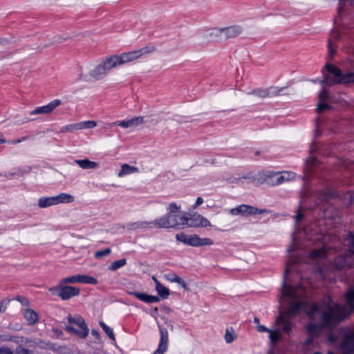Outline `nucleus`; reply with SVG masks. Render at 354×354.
I'll return each mask as SVG.
<instances>
[{
  "label": "nucleus",
  "instance_id": "nucleus-52",
  "mask_svg": "<svg viewBox=\"0 0 354 354\" xmlns=\"http://www.w3.org/2000/svg\"><path fill=\"white\" fill-rule=\"evenodd\" d=\"M118 1L119 0H93V2L96 3H100L102 2H105L107 3H115Z\"/></svg>",
  "mask_w": 354,
  "mask_h": 354
},
{
  "label": "nucleus",
  "instance_id": "nucleus-53",
  "mask_svg": "<svg viewBox=\"0 0 354 354\" xmlns=\"http://www.w3.org/2000/svg\"><path fill=\"white\" fill-rule=\"evenodd\" d=\"M0 354H14V353L8 348H0Z\"/></svg>",
  "mask_w": 354,
  "mask_h": 354
},
{
  "label": "nucleus",
  "instance_id": "nucleus-12",
  "mask_svg": "<svg viewBox=\"0 0 354 354\" xmlns=\"http://www.w3.org/2000/svg\"><path fill=\"white\" fill-rule=\"evenodd\" d=\"M243 33V28L239 25L221 27V42L234 39Z\"/></svg>",
  "mask_w": 354,
  "mask_h": 354
},
{
  "label": "nucleus",
  "instance_id": "nucleus-55",
  "mask_svg": "<svg viewBox=\"0 0 354 354\" xmlns=\"http://www.w3.org/2000/svg\"><path fill=\"white\" fill-rule=\"evenodd\" d=\"M304 217V214L301 212H298L297 214L295 216V219L296 220V222L298 223L301 221Z\"/></svg>",
  "mask_w": 354,
  "mask_h": 354
},
{
  "label": "nucleus",
  "instance_id": "nucleus-28",
  "mask_svg": "<svg viewBox=\"0 0 354 354\" xmlns=\"http://www.w3.org/2000/svg\"><path fill=\"white\" fill-rule=\"evenodd\" d=\"M75 162L84 169H95L98 167V163L85 158L84 160H75Z\"/></svg>",
  "mask_w": 354,
  "mask_h": 354
},
{
  "label": "nucleus",
  "instance_id": "nucleus-57",
  "mask_svg": "<svg viewBox=\"0 0 354 354\" xmlns=\"http://www.w3.org/2000/svg\"><path fill=\"white\" fill-rule=\"evenodd\" d=\"M292 241H293V243L292 244V245L289 248V249L288 250V251L290 252V251L292 250H294L297 248L295 243L296 242V237H295V235L293 234L292 235Z\"/></svg>",
  "mask_w": 354,
  "mask_h": 354
},
{
  "label": "nucleus",
  "instance_id": "nucleus-45",
  "mask_svg": "<svg viewBox=\"0 0 354 354\" xmlns=\"http://www.w3.org/2000/svg\"><path fill=\"white\" fill-rule=\"evenodd\" d=\"M269 338L272 343L276 342L279 339V335L277 330H270Z\"/></svg>",
  "mask_w": 354,
  "mask_h": 354
},
{
  "label": "nucleus",
  "instance_id": "nucleus-60",
  "mask_svg": "<svg viewBox=\"0 0 354 354\" xmlns=\"http://www.w3.org/2000/svg\"><path fill=\"white\" fill-rule=\"evenodd\" d=\"M91 334L97 339H99L100 338V333L95 330H92L91 331Z\"/></svg>",
  "mask_w": 354,
  "mask_h": 354
},
{
  "label": "nucleus",
  "instance_id": "nucleus-19",
  "mask_svg": "<svg viewBox=\"0 0 354 354\" xmlns=\"http://www.w3.org/2000/svg\"><path fill=\"white\" fill-rule=\"evenodd\" d=\"M61 104V101L59 100H55L47 105L37 107L35 109L30 112L31 115H37V114H50L53 110L57 108L58 106Z\"/></svg>",
  "mask_w": 354,
  "mask_h": 354
},
{
  "label": "nucleus",
  "instance_id": "nucleus-51",
  "mask_svg": "<svg viewBox=\"0 0 354 354\" xmlns=\"http://www.w3.org/2000/svg\"><path fill=\"white\" fill-rule=\"evenodd\" d=\"M17 354H31L30 352L24 347L17 348Z\"/></svg>",
  "mask_w": 354,
  "mask_h": 354
},
{
  "label": "nucleus",
  "instance_id": "nucleus-2",
  "mask_svg": "<svg viewBox=\"0 0 354 354\" xmlns=\"http://www.w3.org/2000/svg\"><path fill=\"white\" fill-rule=\"evenodd\" d=\"M244 179L257 184L267 183L271 186L280 185L279 172L271 171H261L257 174L250 173L246 176L233 177L230 179V182L232 183H243Z\"/></svg>",
  "mask_w": 354,
  "mask_h": 354
},
{
  "label": "nucleus",
  "instance_id": "nucleus-17",
  "mask_svg": "<svg viewBox=\"0 0 354 354\" xmlns=\"http://www.w3.org/2000/svg\"><path fill=\"white\" fill-rule=\"evenodd\" d=\"M68 321L70 324H74L80 328H81V332L80 333V335L82 337L88 336L89 329L82 316L76 315L73 317L72 315H69L68 316Z\"/></svg>",
  "mask_w": 354,
  "mask_h": 354
},
{
  "label": "nucleus",
  "instance_id": "nucleus-32",
  "mask_svg": "<svg viewBox=\"0 0 354 354\" xmlns=\"http://www.w3.org/2000/svg\"><path fill=\"white\" fill-rule=\"evenodd\" d=\"M97 126V122L93 120H87L77 123V130L84 129H93Z\"/></svg>",
  "mask_w": 354,
  "mask_h": 354
},
{
  "label": "nucleus",
  "instance_id": "nucleus-49",
  "mask_svg": "<svg viewBox=\"0 0 354 354\" xmlns=\"http://www.w3.org/2000/svg\"><path fill=\"white\" fill-rule=\"evenodd\" d=\"M328 54L330 55V56H333V54L335 53V49L333 48L332 46V41H331V39H328Z\"/></svg>",
  "mask_w": 354,
  "mask_h": 354
},
{
  "label": "nucleus",
  "instance_id": "nucleus-56",
  "mask_svg": "<svg viewBox=\"0 0 354 354\" xmlns=\"http://www.w3.org/2000/svg\"><path fill=\"white\" fill-rule=\"evenodd\" d=\"M27 138H28V137L25 136V137H22L20 139L9 141L8 142L10 143V144L15 145V144H17V143H19V142H21L22 141H24V140H27Z\"/></svg>",
  "mask_w": 354,
  "mask_h": 354
},
{
  "label": "nucleus",
  "instance_id": "nucleus-34",
  "mask_svg": "<svg viewBox=\"0 0 354 354\" xmlns=\"http://www.w3.org/2000/svg\"><path fill=\"white\" fill-rule=\"evenodd\" d=\"M156 290L158 294L164 299L167 298L168 296L169 295V289L164 286L162 284H161L160 282H157V286H156Z\"/></svg>",
  "mask_w": 354,
  "mask_h": 354
},
{
  "label": "nucleus",
  "instance_id": "nucleus-9",
  "mask_svg": "<svg viewBox=\"0 0 354 354\" xmlns=\"http://www.w3.org/2000/svg\"><path fill=\"white\" fill-rule=\"evenodd\" d=\"M340 333L343 335L341 346L344 354L354 353V332L342 329ZM328 354L334 353L331 351H328Z\"/></svg>",
  "mask_w": 354,
  "mask_h": 354
},
{
  "label": "nucleus",
  "instance_id": "nucleus-61",
  "mask_svg": "<svg viewBox=\"0 0 354 354\" xmlns=\"http://www.w3.org/2000/svg\"><path fill=\"white\" fill-rule=\"evenodd\" d=\"M100 64L103 66V68L106 70V71L107 73H109V71H108V68H107V66L106 65V62H105V60L104 59H103L101 62H100Z\"/></svg>",
  "mask_w": 354,
  "mask_h": 354
},
{
  "label": "nucleus",
  "instance_id": "nucleus-11",
  "mask_svg": "<svg viewBox=\"0 0 354 354\" xmlns=\"http://www.w3.org/2000/svg\"><path fill=\"white\" fill-rule=\"evenodd\" d=\"M230 212L232 215L248 216L250 215L264 214L267 212V210L266 209H258L257 207L251 205H241L231 209Z\"/></svg>",
  "mask_w": 354,
  "mask_h": 354
},
{
  "label": "nucleus",
  "instance_id": "nucleus-39",
  "mask_svg": "<svg viewBox=\"0 0 354 354\" xmlns=\"http://www.w3.org/2000/svg\"><path fill=\"white\" fill-rule=\"evenodd\" d=\"M325 124V122L319 118L317 119L315 123V129L314 131V135L315 137H319L321 135V128Z\"/></svg>",
  "mask_w": 354,
  "mask_h": 354
},
{
  "label": "nucleus",
  "instance_id": "nucleus-40",
  "mask_svg": "<svg viewBox=\"0 0 354 354\" xmlns=\"http://www.w3.org/2000/svg\"><path fill=\"white\" fill-rule=\"evenodd\" d=\"M180 205H177L176 203H171L167 207V211L169 214H177L180 210Z\"/></svg>",
  "mask_w": 354,
  "mask_h": 354
},
{
  "label": "nucleus",
  "instance_id": "nucleus-30",
  "mask_svg": "<svg viewBox=\"0 0 354 354\" xmlns=\"http://www.w3.org/2000/svg\"><path fill=\"white\" fill-rule=\"evenodd\" d=\"M317 198L320 201V203L328 201L330 198L334 196V192L328 189L324 191H321L317 194Z\"/></svg>",
  "mask_w": 354,
  "mask_h": 354
},
{
  "label": "nucleus",
  "instance_id": "nucleus-64",
  "mask_svg": "<svg viewBox=\"0 0 354 354\" xmlns=\"http://www.w3.org/2000/svg\"><path fill=\"white\" fill-rule=\"evenodd\" d=\"M6 142V140L3 138V135L0 133V144L5 143Z\"/></svg>",
  "mask_w": 354,
  "mask_h": 354
},
{
  "label": "nucleus",
  "instance_id": "nucleus-6",
  "mask_svg": "<svg viewBox=\"0 0 354 354\" xmlns=\"http://www.w3.org/2000/svg\"><path fill=\"white\" fill-rule=\"evenodd\" d=\"M176 239L180 242L194 246L201 247L204 245H213V241L209 238H201L197 234L187 235L183 232L176 234Z\"/></svg>",
  "mask_w": 354,
  "mask_h": 354
},
{
  "label": "nucleus",
  "instance_id": "nucleus-48",
  "mask_svg": "<svg viewBox=\"0 0 354 354\" xmlns=\"http://www.w3.org/2000/svg\"><path fill=\"white\" fill-rule=\"evenodd\" d=\"M330 108V106L328 104L324 103L323 102H320L317 108V111L320 113V112L324 111L325 109H328Z\"/></svg>",
  "mask_w": 354,
  "mask_h": 354
},
{
  "label": "nucleus",
  "instance_id": "nucleus-38",
  "mask_svg": "<svg viewBox=\"0 0 354 354\" xmlns=\"http://www.w3.org/2000/svg\"><path fill=\"white\" fill-rule=\"evenodd\" d=\"M236 338V334L234 330L231 328L227 329L225 334V340L227 343L230 344Z\"/></svg>",
  "mask_w": 354,
  "mask_h": 354
},
{
  "label": "nucleus",
  "instance_id": "nucleus-50",
  "mask_svg": "<svg viewBox=\"0 0 354 354\" xmlns=\"http://www.w3.org/2000/svg\"><path fill=\"white\" fill-rule=\"evenodd\" d=\"M257 331H259V333H266V332H269L270 331V329L268 328L267 327L263 326V325H258L257 326Z\"/></svg>",
  "mask_w": 354,
  "mask_h": 354
},
{
  "label": "nucleus",
  "instance_id": "nucleus-58",
  "mask_svg": "<svg viewBox=\"0 0 354 354\" xmlns=\"http://www.w3.org/2000/svg\"><path fill=\"white\" fill-rule=\"evenodd\" d=\"M203 198H202L201 197H198V198H196V203L194 204V207H194V208L197 207L198 206L201 205L203 203Z\"/></svg>",
  "mask_w": 354,
  "mask_h": 354
},
{
  "label": "nucleus",
  "instance_id": "nucleus-43",
  "mask_svg": "<svg viewBox=\"0 0 354 354\" xmlns=\"http://www.w3.org/2000/svg\"><path fill=\"white\" fill-rule=\"evenodd\" d=\"M65 330L71 334L77 335V337H81V338H86V337H82V335H80V333L81 332V328L76 329L73 326H66Z\"/></svg>",
  "mask_w": 354,
  "mask_h": 354
},
{
  "label": "nucleus",
  "instance_id": "nucleus-14",
  "mask_svg": "<svg viewBox=\"0 0 354 354\" xmlns=\"http://www.w3.org/2000/svg\"><path fill=\"white\" fill-rule=\"evenodd\" d=\"M158 326L160 332V342L158 348L153 354H163L168 348L169 334L167 328L160 325L158 323Z\"/></svg>",
  "mask_w": 354,
  "mask_h": 354
},
{
  "label": "nucleus",
  "instance_id": "nucleus-63",
  "mask_svg": "<svg viewBox=\"0 0 354 354\" xmlns=\"http://www.w3.org/2000/svg\"><path fill=\"white\" fill-rule=\"evenodd\" d=\"M20 301V299H19ZM21 302L24 304V305H26V306H28L29 304V302L27 299H22V300H21Z\"/></svg>",
  "mask_w": 354,
  "mask_h": 354
},
{
  "label": "nucleus",
  "instance_id": "nucleus-5",
  "mask_svg": "<svg viewBox=\"0 0 354 354\" xmlns=\"http://www.w3.org/2000/svg\"><path fill=\"white\" fill-rule=\"evenodd\" d=\"M49 291L62 300H68L73 297L78 296L80 293L79 288L67 286L62 282H59L57 286L49 288Z\"/></svg>",
  "mask_w": 354,
  "mask_h": 354
},
{
  "label": "nucleus",
  "instance_id": "nucleus-23",
  "mask_svg": "<svg viewBox=\"0 0 354 354\" xmlns=\"http://www.w3.org/2000/svg\"><path fill=\"white\" fill-rule=\"evenodd\" d=\"M352 255H347L346 252L344 255H339L336 257L334 262V266L337 270H342L346 266H350L348 258Z\"/></svg>",
  "mask_w": 354,
  "mask_h": 354
},
{
  "label": "nucleus",
  "instance_id": "nucleus-15",
  "mask_svg": "<svg viewBox=\"0 0 354 354\" xmlns=\"http://www.w3.org/2000/svg\"><path fill=\"white\" fill-rule=\"evenodd\" d=\"M201 37L209 42H221V27H209L203 30Z\"/></svg>",
  "mask_w": 354,
  "mask_h": 354
},
{
  "label": "nucleus",
  "instance_id": "nucleus-16",
  "mask_svg": "<svg viewBox=\"0 0 354 354\" xmlns=\"http://www.w3.org/2000/svg\"><path fill=\"white\" fill-rule=\"evenodd\" d=\"M152 228H157V223L156 219L151 221H138L129 223L127 225V229L130 231L147 229L150 230Z\"/></svg>",
  "mask_w": 354,
  "mask_h": 354
},
{
  "label": "nucleus",
  "instance_id": "nucleus-26",
  "mask_svg": "<svg viewBox=\"0 0 354 354\" xmlns=\"http://www.w3.org/2000/svg\"><path fill=\"white\" fill-rule=\"evenodd\" d=\"M138 171L139 170L137 167L131 166L125 163L121 165V169L118 173V176L120 178H122L127 175L137 173Z\"/></svg>",
  "mask_w": 354,
  "mask_h": 354
},
{
  "label": "nucleus",
  "instance_id": "nucleus-41",
  "mask_svg": "<svg viewBox=\"0 0 354 354\" xmlns=\"http://www.w3.org/2000/svg\"><path fill=\"white\" fill-rule=\"evenodd\" d=\"M111 249L110 248H105L104 250H98L94 254V257L95 259H102L103 257L108 256L111 254Z\"/></svg>",
  "mask_w": 354,
  "mask_h": 354
},
{
  "label": "nucleus",
  "instance_id": "nucleus-54",
  "mask_svg": "<svg viewBox=\"0 0 354 354\" xmlns=\"http://www.w3.org/2000/svg\"><path fill=\"white\" fill-rule=\"evenodd\" d=\"M328 339L331 342H335L337 340V336L334 333H330L328 335Z\"/></svg>",
  "mask_w": 354,
  "mask_h": 354
},
{
  "label": "nucleus",
  "instance_id": "nucleus-62",
  "mask_svg": "<svg viewBox=\"0 0 354 354\" xmlns=\"http://www.w3.org/2000/svg\"><path fill=\"white\" fill-rule=\"evenodd\" d=\"M26 344H27L28 346H32L35 344V342L31 339H26Z\"/></svg>",
  "mask_w": 354,
  "mask_h": 354
},
{
  "label": "nucleus",
  "instance_id": "nucleus-31",
  "mask_svg": "<svg viewBox=\"0 0 354 354\" xmlns=\"http://www.w3.org/2000/svg\"><path fill=\"white\" fill-rule=\"evenodd\" d=\"M295 177L296 174L291 171H284L279 172L280 184L286 181L292 180L295 179Z\"/></svg>",
  "mask_w": 354,
  "mask_h": 354
},
{
  "label": "nucleus",
  "instance_id": "nucleus-42",
  "mask_svg": "<svg viewBox=\"0 0 354 354\" xmlns=\"http://www.w3.org/2000/svg\"><path fill=\"white\" fill-rule=\"evenodd\" d=\"M100 325L103 328L104 332L106 333V335L112 339L115 340V335L114 333L111 328H109L108 326H106L104 322H100Z\"/></svg>",
  "mask_w": 354,
  "mask_h": 354
},
{
  "label": "nucleus",
  "instance_id": "nucleus-33",
  "mask_svg": "<svg viewBox=\"0 0 354 354\" xmlns=\"http://www.w3.org/2000/svg\"><path fill=\"white\" fill-rule=\"evenodd\" d=\"M126 264H127V259H121L113 261L109 266L108 269L110 271H115L118 269L120 268L121 267L125 266Z\"/></svg>",
  "mask_w": 354,
  "mask_h": 354
},
{
  "label": "nucleus",
  "instance_id": "nucleus-18",
  "mask_svg": "<svg viewBox=\"0 0 354 354\" xmlns=\"http://www.w3.org/2000/svg\"><path fill=\"white\" fill-rule=\"evenodd\" d=\"M185 225L191 227H207L211 226V223L207 218L198 214L190 218H187Z\"/></svg>",
  "mask_w": 354,
  "mask_h": 354
},
{
  "label": "nucleus",
  "instance_id": "nucleus-7",
  "mask_svg": "<svg viewBox=\"0 0 354 354\" xmlns=\"http://www.w3.org/2000/svg\"><path fill=\"white\" fill-rule=\"evenodd\" d=\"M156 48L153 46H147L136 50L123 53L120 55H117L120 65L133 62L143 55H148L154 52Z\"/></svg>",
  "mask_w": 354,
  "mask_h": 354
},
{
  "label": "nucleus",
  "instance_id": "nucleus-36",
  "mask_svg": "<svg viewBox=\"0 0 354 354\" xmlns=\"http://www.w3.org/2000/svg\"><path fill=\"white\" fill-rule=\"evenodd\" d=\"M325 67L330 73L334 75V77H344V74H343L341 72V71L338 68H337L335 66L330 64H326Z\"/></svg>",
  "mask_w": 354,
  "mask_h": 354
},
{
  "label": "nucleus",
  "instance_id": "nucleus-24",
  "mask_svg": "<svg viewBox=\"0 0 354 354\" xmlns=\"http://www.w3.org/2000/svg\"><path fill=\"white\" fill-rule=\"evenodd\" d=\"M317 165V160L316 158L314 156L309 157L306 160V164L304 166V175L303 176L302 178L304 180H306L309 177V174L313 170V168Z\"/></svg>",
  "mask_w": 354,
  "mask_h": 354
},
{
  "label": "nucleus",
  "instance_id": "nucleus-44",
  "mask_svg": "<svg viewBox=\"0 0 354 354\" xmlns=\"http://www.w3.org/2000/svg\"><path fill=\"white\" fill-rule=\"evenodd\" d=\"M74 130H77V123L71 124H68L64 127H62L60 129L59 132L60 133H67V132L73 131Z\"/></svg>",
  "mask_w": 354,
  "mask_h": 354
},
{
  "label": "nucleus",
  "instance_id": "nucleus-3",
  "mask_svg": "<svg viewBox=\"0 0 354 354\" xmlns=\"http://www.w3.org/2000/svg\"><path fill=\"white\" fill-rule=\"evenodd\" d=\"M286 88L270 86L268 88H259L248 92L246 100L249 103H257L261 100L285 94Z\"/></svg>",
  "mask_w": 354,
  "mask_h": 354
},
{
  "label": "nucleus",
  "instance_id": "nucleus-4",
  "mask_svg": "<svg viewBox=\"0 0 354 354\" xmlns=\"http://www.w3.org/2000/svg\"><path fill=\"white\" fill-rule=\"evenodd\" d=\"M157 228H178L180 225H185L187 217L185 214H169L156 219Z\"/></svg>",
  "mask_w": 354,
  "mask_h": 354
},
{
  "label": "nucleus",
  "instance_id": "nucleus-46",
  "mask_svg": "<svg viewBox=\"0 0 354 354\" xmlns=\"http://www.w3.org/2000/svg\"><path fill=\"white\" fill-rule=\"evenodd\" d=\"M330 97L328 95V92L326 88H323L319 95V99L320 102H324L326 100H328Z\"/></svg>",
  "mask_w": 354,
  "mask_h": 354
},
{
  "label": "nucleus",
  "instance_id": "nucleus-37",
  "mask_svg": "<svg viewBox=\"0 0 354 354\" xmlns=\"http://www.w3.org/2000/svg\"><path fill=\"white\" fill-rule=\"evenodd\" d=\"M326 250L324 248H320V249H317V250H314L311 254H310V257L313 259H319V258H324L326 257Z\"/></svg>",
  "mask_w": 354,
  "mask_h": 354
},
{
  "label": "nucleus",
  "instance_id": "nucleus-27",
  "mask_svg": "<svg viewBox=\"0 0 354 354\" xmlns=\"http://www.w3.org/2000/svg\"><path fill=\"white\" fill-rule=\"evenodd\" d=\"M165 277L169 281L177 283L179 285H180L185 290H187V291L189 290V288L187 287L185 281L182 278H180L179 276H178L177 274H176L174 273H171V274H168L165 275Z\"/></svg>",
  "mask_w": 354,
  "mask_h": 354
},
{
  "label": "nucleus",
  "instance_id": "nucleus-21",
  "mask_svg": "<svg viewBox=\"0 0 354 354\" xmlns=\"http://www.w3.org/2000/svg\"><path fill=\"white\" fill-rule=\"evenodd\" d=\"M127 292L130 295H134L139 300L147 304L156 303L160 301L159 297L157 296H153L145 293L133 292L129 290H128Z\"/></svg>",
  "mask_w": 354,
  "mask_h": 354
},
{
  "label": "nucleus",
  "instance_id": "nucleus-8",
  "mask_svg": "<svg viewBox=\"0 0 354 354\" xmlns=\"http://www.w3.org/2000/svg\"><path fill=\"white\" fill-rule=\"evenodd\" d=\"M74 201V197L68 194L62 193L55 196L41 197L38 201V206L46 208L60 203H69Z\"/></svg>",
  "mask_w": 354,
  "mask_h": 354
},
{
  "label": "nucleus",
  "instance_id": "nucleus-1",
  "mask_svg": "<svg viewBox=\"0 0 354 354\" xmlns=\"http://www.w3.org/2000/svg\"><path fill=\"white\" fill-rule=\"evenodd\" d=\"M304 290L301 286H292L284 279L281 290V301H287L289 308L278 316L277 324H283V332L289 335L292 323L289 317H294L301 309L309 316L313 322L306 326L311 335H315L318 328H330L354 311V288L345 294L346 304L340 306L333 302L330 297H326L320 304L307 303L303 300Z\"/></svg>",
  "mask_w": 354,
  "mask_h": 354
},
{
  "label": "nucleus",
  "instance_id": "nucleus-13",
  "mask_svg": "<svg viewBox=\"0 0 354 354\" xmlns=\"http://www.w3.org/2000/svg\"><path fill=\"white\" fill-rule=\"evenodd\" d=\"M59 282H62L66 285L78 283L94 285L97 283V280L95 278L88 275L77 274L63 278L59 281Z\"/></svg>",
  "mask_w": 354,
  "mask_h": 354
},
{
  "label": "nucleus",
  "instance_id": "nucleus-59",
  "mask_svg": "<svg viewBox=\"0 0 354 354\" xmlns=\"http://www.w3.org/2000/svg\"><path fill=\"white\" fill-rule=\"evenodd\" d=\"M162 319L165 321V323L168 326V327H169L171 330H173L174 326L171 322L166 317H163Z\"/></svg>",
  "mask_w": 354,
  "mask_h": 354
},
{
  "label": "nucleus",
  "instance_id": "nucleus-47",
  "mask_svg": "<svg viewBox=\"0 0 354 354\" xmlns=\"http://www.w3.org/2000/svg\"><path fill=\"white\" fill-rule=\"evenodd\" d=\"M346 2H348L351 5L354 3V0H339V7L338 8V12L340 14L344 10V6Z\"/></svg>",
  "mask_w": 354,
  "mask_h": 354
},
{
  "label": "nucleus",
  "instance_id": "nucleus-25",
  "mask_svg": "<svg viewBox=\"0 0 354 354\" xmlns=\"http://www.w3.org/2000/svg\"><path fill=\"white\" fill-rule=\"evenodd\" d=\"M108 73L99 63L89 73L90 76L96 80L102 79Z\"/></svg>",
  "mask_w": 354,
  "mask_h": 354
},
{
  "label": "nucleus",
  "instance_id": "nucleus-20",
  "mask_svg": "<svg viewBox=\"0 0 354 354\" xmlns=\"http://www.w3.org/2000/svg\"><path fill=\"white\" fill-rule=\"evenodd\" d=\"M144 117L138 116L129 120L118 121L113 123V125H118L124 129H132L144 123Z\"/></svg>",
  "mask_w": 354,
  "mask_h": 354
},
{
  "label": "nucleus",
  "instance_id": "nucleus-22",
  "mask_svg": "<svg viewBox=\"0 0 354 354\" xmlns=\"http://www.w3.org/2000/svg\"><path fill=\"white\" fill-rule=\"evenodd\" d=\"M24 317L28 326H34L39 320L38 314L34 310L29 308L24 310Z\"/></svg>",
  "mask_w": 354,
  "mask_h": 354
},
{
  "label": "nucleus",
  "instance_id": "nucleus-10",
  "mask_svg": "<svg viewBox=\"0 0 354 354\" xmlns=\"http://www.w3.org/2000/svg\"><path fill=\"white\" fill-rule=\"evenodd\" d=\"M354 83V73H346L344 77H333L330 75H325L320 84L324 86H332L336 84H349Z\"/></svg>",
  "mask_w": 354,
  "mask_h": 354
},
{
  "label": "nucleus",
  "instance_id": "nucleus-29",
  "mask_svg": "<svg viewBox=\"0 0 354 354\" xmlns=\"http://www.w3.org/2000/svg\"><path fill=\"white\" fill-rule=\"evenodd\" d=\"M109 72L113 68L120 66V62L117 55L109 56L104 58Z\"/></svg>",
  "mask_w": 354,
  "mask_h": 354
},
{
  "label": "nucleus",
  "instance_id": "nucleus-35",
  "mask_svg": "<svg viewBox=\"0 0 354 354\" xmlns=\"http://www.w3.org/2000/svg\"><path fill=\"white\" fill-rule=\"evenodd\" d=\"M346 240L348 241L349 247L348 250L346 251V254H354V232H350Z\"/></svg>",
  "mask_w": 354,
  "mask_h": 354
}]
</instances>
